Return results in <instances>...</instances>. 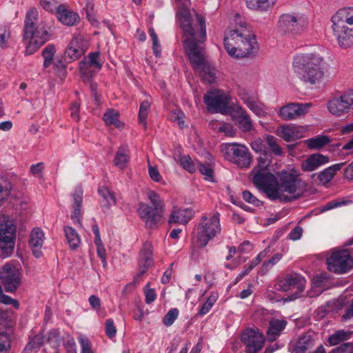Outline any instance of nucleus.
Masks as SVG:
<instances>
[{
	"label": "nucleus",
	"instance_id": "5",
	"mask_svg": "<svg viewBox=\"0 0 353 353\" xmlns=\"http://www.w3.org/2000/svg\"><path fill=\"white\" fill-rule=\"evenodd\" d=\"M147 196L152 206L143 202L139 203L138 214L148 228H154L162 223L164 203L154 191H149Z\"/></svg>",
	"mask_w": 353,
	"mask_h": 353
},
{
	"label": "nucleus",
	"instance_id": "30",
	"mask_svg": "<svg viewBox=\"0 0 353 353\" xmlns=\"http://www.w3.org/2000/svg\"><path fill=\"white\" fill-rule=\"evenodd\" d=\"M287 321L283 319H272L269 323V327L266 332L268 341H274L285 328Z\"/></svg>",
	"mask_w": 353,
	"mask_h": 353
},
{
	"label": "nucleus",
	"instance_id": "34",
	"mask_svg": "<svg viewBox=\"0 0 353 353\" xmlns=\"http://www.w3.org/2000/svg\"><path fill=\"white\" fill-rule=\"evenodd\" d=\"M65 239L71 250H77L81 244V238L78 232L72 227L65 225L63 227Z\"/></svg>",
	"mask_w": 353,
	"mask_h": 353
},
{
	"label": "nucleus",
	"instance_id": "48",
	"mask_svg": "<svg viewBox=\"0 0 353 353\" xmlns=\"http://www.w3.org/2000/svg\"><path fill=\"white\" fill-rule=\"evenodd\" d=\"M56 48L52 44L48 45L42 51V56L44 59L43 67L47 68L50 67L52 63Z\"/></svg>",
	"mask_w": 353,
	"mask_h": 353
},
{
	"label": "nucleus",
	"instance_id": "22",
	"mask_svg": "<svg viewBox=\"0 0 353 353\" xmlns=\"http://www.w3.org/2000/svg\"><path fill=\"white\" fill-rule=\"evenodd\" d=\"M330 157L321 153H315L309 155L301 163V169L303 172H310L317 170L321 166L327 163Z\"/></svg>",
	"mask_w": 353,
	"mask_h": 353
},
{
	"label": "nucleus",
	"instance_id": "24",
	"mask_svg": "<svg viewBox=\"0 0 353 353\" xmlns=\"http://www.w3.org/2000/svg\"><path fill=\"white\" fill-rule=\"evenodd\" d=\"M344 165L345 163L332 165L319 173L312 174L311 177L315 181H318L320 184L325 185L333 179L336 172L339 171Z\"/></svg>",
	"mask_w": 353,
	"mask_h": 353
},
{
	"label": "nucleus",
	"instance_id": "35",
	"mask_svg": "<svg viewBox=\"0 0 353 353\" xmlns=\"http://www.w3.org/2000/svg\"><path fill=\"white\" fill-rule=\"evenodd\" d=\"M261 190H263L267 194L270 199L273 201L279 199L283 202H289L292 200V198L288 196L282 195V192L281 191L277 182H276V184L270 185Z\"/></svg>",
	"mask_w": 353,
	"mask_h": 353
},
{
	"label": "nucleus",
	"instance_id": "61",
	"mask_svg": "<svg viewBox=\"0 0 353 353\" xmlns=\"http://www.w3.org/2000/svg\"><path fill=\"white\" fill-rule=\"evenodd\" d=\"M105 334L109 339H113L117 333V328L114 325V321L112 319H108L105 321Z\"/></svg>",
	"mask_w": 353,
	"mask_h": 353
},
{
	"label": "nucleus",
	"instance_id": "43",
	"mask_svg": "<svg viewBox=\"0 0 353 353\" xmlns=\"http://www.w3.org/2000/svg\"><path fill=\"white\" fill-rule=\"evenodd\" d=\"M150 107L151 102L148 99L143 101L140 104L139 110V121L143 125L145 130L147 128V119Z\"/></svg>",
	"mask_w": 353,
	"mask_h": 353
},
{
	"label": "nucleus",
	"instance_id": "3",
	"mask_svg": "<svg viewBox=\"0 0 353 353\" xmlns=\"http://www.w3.org/2000/svg\"><path fill=\"white\" fill-rule=\"evenodd\" d=\"M224 48L233 57L243 58L251 54L257 43L255 34L247 27V23H236L225 32Z\"/></svg>",
	"mask_w": 353,
	"mask_h": 353
},
{
	"label": "nucleus",
	"instance_id": "4",
	"mask_svg": "<svg viewBox=\"0 0 353 353\" xmlns=\"http://www.w3.org/2000/svg\"><path fill=\"white\" fill-rule=\"evenodd\" d=\"M195 228V243L198 248H203L221 232L220 213L215 212L203 215Z\"/></svg>",
	"mask_w": 353,
	"mask_h": 353
},
{
	"label": "nucleus",
	"instance_id": "12",
	"mask_svg": "<svg viewBox=\"0 0 353 353\" xmlns=\"http://www.w3.org/2000/svg\"><path fill=\"white\" fill-rule=\"evenodd\" d=\"M306 281L301 275L293 273L287 274L285 277L278 279L274 288L278 291L288 292L296 290L295 292L290 296V300H294L301 296L305 287Z\"/></svg>",
	"mask_w": 353,
	"mask_h": 353
},
{
	"label": "nucleus",
	"instance_id": "36",
	"mask_svg": "<svg viewBox=\"0 0 353 353\" xmlns=\"http://www.w3.org/2000/svg\"><path fill=\"white\" fill-rule=\"evenodd\" d=\"M239 96L248 108L256 115L261 116L263 114L264 111L262 105L254 97L248 95V93L244 92L241 93Z\"/></svg>",
	"mask_w": 353,
	"mask_h": 353
},
{
	"label": "nucleus",
	"instance_id": "25",
	"mask_svg": "<svg viewBox=\"0 0 353 353\" xmlns=\"http://www.w3.org/2000/svg\"><path fill=\"white\" fill-rule=\"evenodd\" d=\"M232 112L237 114L235 120L237 122L239 128L244 132H249L253 130V123L250 119V115L247 113L245 109L241 105L236 104L234 105Z\"/></svg>",
	"mask_w": 353,
	"mask_h": 353
},
{
	"label": "nucleus",
	"instance_id": "40",
	"mask_svg": "<svg viewBox=\"0 0 353 353\" xmlns=\"http://www.w3.org/2000/svg\"><path fill=\"white\" fill-rule=\"evenodd\" d=\"M13 189V184L8 177L0 174V205L8 197Z\"/></svg>",
	"mask_w": 353,
	"mask_h": 353
},
{
	"label": "nucleus",
	"instance_id": "63",
	"mask_svg": "<svg viewBox=\"0 0 353 353\" xmlns=\"http://www.w3.org/2000/svg\"><path fill=\"white\" fill-rule=\"evenodd\" d=\"M330 353H353V343H344L332 350Z\"/></svg>",
	"mask_w": 353,
	"mask_h": 353
},
{
	"label": "nucleus",
	"instance_id": "58",
	"mask_svg": "<svg viewBox=\"0 0 353 353\" xmlns=\"http://www.w3.org/2000/svg\"><path fill=\"white\" fill-rule=\"evenodd\" d=\"M87 1L85 7L83 8V11L86 14V19L90 22L96 21L94 6L91 0H85Z\"/></svg>",
	"mask_w": 353,
	"mask_h": 353
},
{
	"label": "nucleus",
	"instance_id": "49",
	"mask_svg": "<svg viewBox=\"0 0 353 353\" xmlns=\"http://www.w3.org/2000/svg\"><path fill=\"white\" fill-rule=\"evenodd\" d=\"M279 136L288 142L295 140L297 137L296 127L288 125L282 126Z\"/></svg>",
	"mask_w": 353,
	"mask_h": 353
},
{
	"label": "nucleus",
	"instance_id": "6",
	"mask_svg": "<svg viewBox=\"0 0 353 353\" xmlns=\"http://www.w3.org/2000/svg\"><path fill=\"white\" fill-rule=\"evenodd\" d=\"M52 34V30L50 28L48 29L45 23H25L23 38L27 42L25 54H34L50 39Z\"/></svg>",
	"mask_w": 353,
	"mask_h": 353
},
{
	"label": "nucleus",
	"instance_id": "62",
	"mask_svg": "<svg viewBox=\"0 0 353 353\" xmlns=\"http://www.w3.org/2000/svg\"><path fill=\"white\" fill-rule=\"evenodd\" d=\"M63 345L66 350V353H77L75 341L70 334H67Z\"/></svg>",
	"mask_w": 353,
	"mask_h": 353
},
{
	"label": "nucleus",
	"instance_id": "28",
	"mask_svg": "<svg viewBox=\"0 0 353 353\" xmlns=\"http://www.w3.org/2000/svg\"><path fill=\"white\" fill-rule=\"evenodd\" d=\"M194 211L191 208H183L174 210L169 217V223H179L185 225L193 217Z\"/></svg>",
	"mask_w": 353,
	"mask_h": 353
},
{
	"label": "nucleus",
	"instance_id": "23",
	"mask_svg": "<svg viewBox=\"0 0 353 353\" xmlns=\"http://www.w3.org/2000/svg\"><path fill=\"white\" fill-rule=\"evenodd\" d=\"M99 57V52H91L88 56V61H81L79 63L80 72L83 79H89L92 77L93 72L90 70V68L95 67L98 70L101 68L102 65L98 61Z\"/></svg>",
	"mask_w": 353,
	"mask_h": 353
},
{
	"label": "nucleus",
	"instance_id": "2",
	"mask_svg": "<svg viewBox=\"0 0 353 353\" xmlns=\"http://www.w3.org/2000/svg\"><path fill=\"white\" fill-rule=\"evenodd\" d=\"M324 58L319 54L305 53L294 57L292 67L297 77L305 83L311 85L321 84L325 78Z\"/></svg>",
	"mask_w": 353,
	"mask_h": 353
},
{
	"label": "nucleus",
	"instance_id": "38",
	"mask_svg": "<svg viewBox=\"0 0 353 353\" xmlns=\"http://www.w3.org/2000/svg\"><path fill=\"white\" fill-rule=\"evenodd\" d=\"M276 0H246L247 7L258 11H268L275 4Z\"/></svg>",
	"mask_w": 353,
	"mask_h": 353
},
{
	"label": "nucleus",
	"instance_id": "39",
	"mask_svg": "<svg viewBox=\"0 0 353 353\" xmlns=\"http://www.w3.org/2000/svg\"><path fill=\"white\" fill-rule=\"evenodd\" d=\"M331 22H353V7H344L332 17Z\"/></svg>",
	"mask_w": 353,
	"mask_h": 353
},
{
	"label": "nucleus",
	"instance_id": "42",
	"mask_svg": "<svg viewBox=\"0 0 353 353\" xmlns=\"http://www.w3.org/2000/svg\"><path fill=\"white\" fill-rule=\"evenodd\" d=\"M65 339L61 336L59 331L57 329H51L47 338V342L54 348L58 349L61 345V341H64ZM56 353H59V350H57Z\"/></svg>",
	"mask_w": 353,
	"mask_h": 353
},
{
	"label": "nucleus",
	"instance_id": "44",
	"mask_svg": "<svg viewBox=\"0 0 353 353\" xmlns=\"http://www.w3.org/2000/svg\"><path fill=\"white\" fill-rule=\"evenodd\" d=\"M150 107L151 102L148 99L143 101L140 104L139 110V121L143 125L145 130L147 128V119Z\"/></svg>",
	"mask_w": 353,
	"mask_h": 353
},
{
	"label": "nucleus",
	"instance_id": "15",
	"mask_svg": "<svg viewBox=\"0 0 353 353\" xmlns=\"http://www.w3.org/2000/svg\"><path fill=\"white\" fill-rule=\"evenodd\" d=\"M281 192H285L289 194H295L300 189V185L302 183L301 179H299V174L292 169L290 172L283 170L278 174L276 180Z\"/></svg>",
	"mask_w": 353,
	"mask_h": 353
},
{
	"label": "nucleus",
	"instance_id": "59",
	"mask_svg": "<svg viewBox=\"0 0 353 353\" xmlns=\"http://www.w3.org/2000/svg\"><path fill=\"white\" fill-rule=\"evenodd\" d=\"M243 199L248 203H251L256 207H260L263 205V202L255 197L250 191L245 190L242 193Z\"/></svg>",
	"mask_w": 353,
	"mask_h": 353
},
{
	"label": "nucleus",
	"instance_id": "50",
	"mask_svg": "<svg viewBox=\"0 0 353 353\" xmlns=\"http://www.w3.org/2000/svg\"><path fill=\"white\" fill-rule=\"evenodd\" d=\"M149 34L152 41V50L156 57H160L161 54V44L159 41L157 34L153 28H149Z\"/></svg>",
	"mask_w": 353,
	"mask_h": 353
},
{
	"label": "nucleus",
	"instance_id": "10",
	"mask_svg": "<svg viewBox=\"0 0 353 353\" xmlns=\"http://www.w3.org/2000/svg\"><path fill=\"white\" fill-rule=\"evenodd\" d=\"M221 152L224 157L242 168H248L251 163L252 156L244 145L228 143L222 145Z\"/></svg>",
	"mask_w": 353,
	"mask_h": 353
},
{
	"label": "nucleus",
	"instance_id": "21",
	"mask_svg": "<svg viewBox=\"0 0 353 353\" xmlns=\"http://www.w3.org/2000/svg\"><path fill=\"white\" fill-rule=\"evenodd\" d=\"M86 43L81 35L73 37L65 50L64 56L69 62L80 58L85 52Z\"/></svg>",
	"mask_w": 353,
	"mask_h": 353
},
{
	"label": "nucleus",
	"instance_id": "54",
	"mask_svg": "<svg viewBox=\"0 0 353 353\" xmlns=\"http://www.w3.org/2000/svg\"><path fill=\"white\" fill-rule=\"evenodd\" d=\"M198 169L199 172L205 176V180L214 181V170L210 164L199 163Z\"/></svg>",
	"mask_w": 353,
	"mask_h": 353
},
{
	"label": "nucleus",
	"instance_id": "32",
	"mask_svg": "<svg viewBox=\"0 0 353 353\" xmlns=\"http://www.w3.org/2000/svg\"><path fill=\"white\" fill-rule=\"evenodd\" d=\"M114 165L121 170L125 168L130 161L129 149L127 145H122L118 148L114 159Z\"/></svg>",
	"mask_w": 353,
	"mask_h": 353
},
{
	"label": "nucleus",
	"instance_id": "31",
	"mask_svg": "<svg viewBox=\"0 0 353 353\" xmlns=\"http://www.w3.org/2000/svg\"><path fill=\"white\" fill-rule=\"evenodd\" d=\"M307 29L306 23H279L278 30L284 34L296 36Z\"/></svg>",
	"mask_w": 353,
	"mask_h": 353
},
{
	"label": "nucleus",
	"instance_id": "1",
	"mask_svg": "<svg viewBox=\"0 0 353 353\" xmlns=\"http://www.w3.org/2000/svg\"><path fill=\"white\" fill-rule=\"evenodd\" d=\"M184 37V49L195 72H199L208 83L216 81V69L207 60L204 43L206 40L205 23H181Z\"/></svg>",
	"mask_w": 353,
	"mask_h": 353
},
{
	"label": "nucleus",
	"instance_id": "18",
	"mask_svg": "<svg viewBox=\"0 0 353 353\" xmlns=\"http://www.w3.org/2000/svg\"><path fill=\"white\" fill-rule=\"evenodd\" d=\"M153 265V246L150 242L146 241L143 243L139 252L138 273L134 278V281L138 282L139 279L146 273Z\"/></svg>",
	"mask_w": 353,
	"mask_h": 353
},
{
	"label": "nucleus",
	"instance_id": "26",
	"mask_svg": "<svg viewBox=\"0 0 353 353\" xmlns=\"http://www.w3.org/2000/svg\"><path fill=\"white\" fill-rule=\"evenodd\" d=\"M83 191L81 186H77L73 192L72 196L73 199L72 203V213L71 214V219L74 223L81 224V210L83 203Z\"/></svg>",
	"mask_w": 353,
	"mask_h": 353
},
{
	"label": "nucleus",
	"instance_id": "55",
	"mask_svg": "<svg viewBox=\"0 0 353 353\" xmlns=\"http://www.w3.org/2000/svg\"><path fill=\"white\" fill-rule=\"evenodd\" d=\"M350 202V201L345 200L344 198H338L334 200H332L325 204L321 209V212L327 211L330 210H332L334 208L346 205L347 203Z\"/></svg>",
	"mask_w": 353,
	"mask_h": 353
},
{
	"label": "nucleus",
	"instance_id": "19",
	"mask_svg": "<svg viewBox=\"0 0 353 353\" xmlns=\"http://www.w3.org/2000/svg\"><path fill=\"white\" fill-rule=\"evenodd\" d=\"M311 107L310 103H289L281 108L279 117L284 121L294 120L305 115Z\"/></svg>",
	"mask_w": 353,
	"mask_h": 353
},
{
	"label": "nucleus",
	"instance_id": "9",
	"mask_svg": "<svg viewBox=\"0 0 353 353\" xmlns=\"http://www.w3.org/2000/svg\"><path fill=\"white\" fill-rule=\"evenodd\" d=\"M16 239V225L8 216L0 214V249L7 257L14 252Z\"/></svg>",
	"mask_w": 353,
	"mask_h": 353
},
{
	"label": "nucleus",
	"instance_id": "51",
	"mask_svg": "<svg viewBox=\"0 0 353 353\" xmlns=\"http://www.w3.org/2000/svg\"><path fill=\"white\" fill-rule=\"evenodd\" d=\"M181 166L189 173H194L196 168L194 163L189 155L181 156L179 158Z\"/></svg>",
	"mask_w": 353,
	"mask_h": 353
},
{
	"label": "nucleus",
	"instance_id": "7",
	"mask_svg": "<svg viewBox=\"0 0 353 353\" xmlns=\"http://www.w3.org/2000/svg\"><path fill=\"white\" fill-rule=\"evenodd\" d=\"M231 100L232 97L230 94L219 89L208 91L203 97V101L207 109L211 113L223 114L230 113L234 105H230Z\"/></svg>",
	"mask_w": 353,
	"mask_h": 353
},
{
	"label": "nucleus",
	"instance_id": "56",
	"mask_svg": "<svg viewBox=\"0 0 353 353\" xmlns=\"http://www.w3.org/2000/svg\"><path fill=\"white\" fill-rule=\"evenodd\" d=\"M119 115L117 112H116L113 109H109L103 114V119L105 121L106 125H117V122L119 121Z\"/></svg>",
	"mask_w": 353,
	"mask_h": 353
},
{
	"label": "nucleus",
	"instance_id": "17",
	"mask_svg": "<svg viewBox=\"0 0 353 353\" xmlns=\"http://www.w3.org/2000/svg\"><path fill=\"white\" fill-rule=\"evenodd\" d=\"M241 341L245 345L247 353H257L264 343L263 335L251 328H247L243 332Z\"/></svg>",
	"mask_w": 353,
	"mask_h": 353
},
{
	"label": "nucleus",
	"instance_id": "41",
	"mask_svg": "<svg viewBox=\"0 0 353 353\" xmlns=\"http://www.w3.org/2000/svg\"><path fill=\"white\" fill-rule=\"evenodd\" d=\"M330 138L327 135H319L307 141V146L310 149H320L330 142Z\"/></svg>",
	"mask_w": 353,
	"mask_h": 353
},
{
	"label": "nucleus",
	"instance_id": "27",
	"mask_svg": "<svg viewBox=\"0 0 353 353\" xmlns=\"http://www.w3.org/2000/svg\"><path fill=\"white\" fill-rule=\"evenodd\" d=\"M44 241V233L39 228H34L31 233L29 240V245L32 250V253L36 258H39L42 255L41 248L43 246Z\"/></svg>",
	"mask_w": 353,
	"mask_h": 353
},
{
	"label": "nucleus",
	"instance_id": "16",
	"mask_svg": "<svg viewBox=\"0 0 353 353\" xmlns=\"http://www.w3.org/2000/svg\"><path fill=\"white\" fill-rule=\"evenodd\" d=\"M332 29L341 48L353 46V23H332Z\"/></svg>",
	"mask_w": 353,
	"mask_h": 353
},
{
	"label": "nucleus",
	"instance_id": "52",
	"mask_svg": "<svg viewBox=\"0 0 353 353\" xmlns=\"http://www.w3.org/2000/svg\"><path fill=\"white\" fill-rule=\"evenodd\" d=\"M11 348L10 336L2 332H0V353H9Z\"/></svg>",
	"mask_w": 353,
	"mask_h": 353
},
{
	"label": "nucleus",
	"instance_id": "46",
	"mask_svg": "<svg viewBox=\"0 0 353 353\" xmlns=\"http://www.w3.org/2000/svg\"><path fill=\"white\" fill-rule=\"evenodd\" d=\"M99 194L104 199L105 203L102 204L103 208H108L111 205L116 203V198L108 188H100L98 190Z\"/></svg>",
	"mask_w": 353,
	"mask_h": 353
},
{
	"label": "nucleus",
	"instance_id": "20",
	"mask_svg": "<svg viewBox=\"0 0 353 353\" xmlns=\"http://www.w3.org/2000/svg\"><path fill=\"white\" fill-rule=\"evenodd\" d=\"M190 0H184L176 12V17L180 22H205V18L202 13L190 9Z\"/></svg>",
	"mask_w": 353,
	"mask_h": 353
},
{
	"label": "nucleus",
	"instance_id": "57",
	"mask_svg": "<svg viewBox=\"0 0 353 353\" xmlns=\"http://www.w3.org/2000/svg\"><path fill=\"white\" fill-rule=\"evenodd\" d=\"M178 315L179 310L177 308H172L170 310L163 318V324L168 327L172 325L177 319Z\"/></svg>",
	"mask_w": 353,
	"mask_h": 353
},
{
	"label": "nucleus",
	"instance_id": "47",
	"mask_svg": "<svg viewBox=\"0 0 353 353\" xmlns=\"http://www.w3.org/2000/svg\"><path fill=\"white\" fill-rule=\"evenodd\" d=\"M278 139L272 135H267L265 137L266 146L268 145L270 152L276 156L283 154V149L278 144Z\"/></svg>",
	"mask_w": 353,
	"mask_h": 353
},
{
	"label": "nucleus",
	"instance_id": "64",
	"mask_svg": "<svg viewBox=\"0 0 353 353\" xmlns=\"http://www.w3.org/2000/svg\"><path fill=\"white\" fill-rule=\"evenodd\" d=\"M145 301L146 304H151L157 299V293L154 289L149 288L148 285L144 288Z\"/></svg>",
	"mask_w": 353,
	"mask_h": 353
},
{
	"label": "nucleus",
	"instance_id": "14",
	"mask_svg": "<svg viewBox=\"0 0 353 353\" xmlns=\"http://www.w3.org/2000/svg\"><path fill=\"white\" fill-rule=\"evenodd\" d=\"M265 160L260 158L259 159V164L256 167L254 168L252 171L253 175L252 181L254 184L260 190L269 186L270 185H274L276 182V179L273 174L270 172L267 168Z\"/></svg>",
	"mask_w": 353,
	"mask_h": 353
},
{
	"label": "nucleus",
	"instance_id": "60",
	"mask_svg": "<svg viewBox=\"0 0 353 353\" xmlns=\"http://www.w3.org/2000/svg\"><path fill=\"white\" fill-rule=\"evenodd\" d=\"M95 245H97V252L98 256L101 259L103 265L105 268L107 265L106 261V250L105 249L104 245L101 240L99 241H94Z\"/></svg>",
	"mask_w": 353,
	"mask_h": 353
},
{
	"label": "nucleus",
	"instance_id": "45",
	"mask_svg": "<svg viewBox=\"0 0 353 353\" xmlns=\"http://www.w3.org/2000/svg\"><path fill=\"white\" fill-rule=\"evenodd\" d=\"M283 257L282 254L276 253L261 265L259 273L261 275L266 274Z\"/></svg>",
	"mask_w": 353,
	"mask_h": 353
},
{
	"label": "nucleus",
	"instance_id": "11",
	"mask_svg": "<svg viewBox=\"0 0 353 353\" xmlns=\"http://www.w3.org/2000/svg\"><path fill=\"white\" fill-rule=\"evenodd\" d=\"M327 269L336 274H343L353 268V250L341 249L334 251L327 259Z\"/></svg>",
	"mask_w": 353,
	"mask_h": 353
},
{
	"label": "nucleus",
	"instance_id": "53",
	"mask_svg": "<svg viewBox=\"0 0 353 353\" xmlns=\"http://www.w3.org/2000/svg\"><path fill=\"white\" fill-rule=\"evenodd\" d=\"M252 149L257 153L266 155L268 150L266 146V142L261 138H258L251 143Z\"/></svg>",
	"mask_w": 353,
	"mask_h": 353
},
{
	"label": "nucleus",
	"instance_id": "29",
	"mask_svg": "<svg viewBox=\"0 0 353 353\" xmlns=\"http://www.w3.org/2000/svg\"><path fill=\"white\" fill-rule=\"evenodd\" d=\"M54 12L60 22H77L79 20V14L69 9L66 4H59Z\"/></svg>",
	"mask_w": 353,
	"mask_h": 353
},
{
	"label": "nucleus",
	"instance_id": "33",
	"mask_svg": "<svg viewBox=\"0 0 353 353\" xmlns=\"http://www.w3.org/2000/svg\"><path fill=\"white\" fill-rule=\"evenodd\" d=\"M314 345V340L311 335L304 334L299 338L293 346V353H305Z\"/></svg>",
	"mask_w": 353,
	"mask_h": 353
},
{
	"label": "nucleus",
	"instance_id": "8",
	"mask_svg": "<svg viewBox=\"0 0 353 353\" xmlns=\"http://www.w3.org/2000/svg\"><path fill=\"white\" fill-rule=\"evenodd\" d=\"M22 268L19 263H6L0 268V280L6 292L14 293L22 283Z\"/></svg>",
	"mask_w": 353,
	"mask_h": 353
},
{
	"label": "nucleus",
	"instance_id": "37",
	"mask_svg": "<svg viewBox=\"0 0 353 353\" xmlns=\"http://www.w3.org/2000/svg\"><path fill=\"white\" fill-rule=\"evenodd\" d=\"M353 335V331L340 330L331 334L327 342L330 346H334L349 340Z\"/></svg>",
	"mask_w": 353,
	"mask_h": 353
},
{
	"label": "nucleus",
	"instance_id": "13",
	"mask_svg": "<svg viewBox=\"0 0 353 353\" xmlns=\"http://www.w3.org/2000/svg\"><path fill=\"white\" fill-rule=\"evenodd\" d=\"M327 105L329 112L333 115L340 117L347 113L353 109V90L330 99Z\"/></svg>",
	"mask_w": 353,
	"mask_h": 353
}]
</instances>
